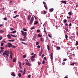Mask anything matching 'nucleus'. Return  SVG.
<instances>
[{
	"mask_svg": "<svg viewBox=\"0 0 78 78\" xmlns=\"http://www.w3.org/2000/svg\"><path fill=\"white\" fill-rule=\"evenodd\" d=\"M44 30L45 33L46 34H47V32H46V31L45 30V28H44Z\"/></svg>",
	"mask_w": 78,
	"mask_h": 78,
	"instance_id": "obj_48",
	"label": "nucleus"
},
{
	"mask_svg": "<svg viewBox=\"0 0 78 78\" xmlns=\"http://www.w3.org/2000/svg\"><path fill=\"white\" fill-rule=\"evenodd\" d=\"M8 41H9V42H14V40H9Z\"/></svg>",
	"mask_w": 78,
	"mask_h": 78,
	"instance_id": "obj_32",
	"label": "nucleus"
},
{
	"mask_svg": "<svg viewBox=\"0 0 78 78\" xmlns=\"http://www.w3.org/2000/svg\"><path fill=\"white\" fill-rule=\"evenodd\" d=\"M23 58H26V55H24L23 56Z\"/></svg>",
	"mask_w": 78,
	"mask_h": 78,
	"instance_id": "obj_58",
	"label": "nucleus"
},
{
	"mask_svg": "<svg viewBox=\"0 0 78 78\" xmlns=\"http://www.w3.org/2000/svg\"><path fill=\"white\" fill-rule=\"evenodd\" d=\"M47 48L48 51H49L50 50V46H49V45H47Z\"/></svg>",
	"mask_w": 78,
	"mask_h": 78,
	"instance_id": "obj_14",
	"label": "nucleus"
},
{
	"mask_svg": "<svg viewBox=\"0 0 78 78\" xmlns=\"http://www.w3.org/2000/svg\"><path fill=\"white\" fill-rule=\"evenodd\" d=\"M16 30H15V31L12 32L11 33H16Z\"/></svg>",
	"mask_w": 78,
	"mask_h": 78,
	"instance_id": "obj_25",
	"label": "nucleus"
},
{
	"mask_svg": "<svg viewBox=\"0 0 78 78\" xmlns=\"http://www.w3.org/2000/svg\"><path fill=\"white\" fill-rule=\"evenodd\" d=\"M12 56L10 55V56L11 59H12Z\"/></svg>",
	"mask_w": 78,
	"mask_h": 78,
	"instance_id": "obj_50",
	"label": "nucleus"
},
{
	"mask_svg": "<svg viewBox=\"0 0 78 78\" xmlns=\"http://www.w3.org/2000/svg\"><path fill=\"white\" fill-rule=\"evenodd\" d=\"M50 10L51 11V12H53V10H54V9H53V8L50 9Z\"/></svg>",
	"mask_w": 78,
	"mask_h": 78,
	"instance_id": "obj_19",
	"label": "nucleus"
},
{
	"mask_svg": "<svg viewBox=\"0 0 78 78\" xmlns=\"http://www.w3.org/2000/svg\"><path fill=\"white\" fill-rule=\"evenodd\" d=\"M65 30H66V31H68V29H67V27H65Z\"/></svg>",
	"mask_w": 78,
	"mask_h": 78,
	"instance_id": "obj_49",
	"label": "nucleus"
},
{
	"mask_svg": "<svg viewBox=\"0 0 78 78\" xmlns=\"http://www.w3.org/2000/svg\"><path fill=\"white\" fill-rule=\"evenodd\" d=\"M30 59H31V60L32 61H36V60L34 58H30Z\"/></svg>",
	"mask_w": 78,
	"mask_h": 78,
	"instance_id": "obj_20",
	"label": "nucleus"
},
{
	"mask_svg": "<svg viewBox=\"0 0 78 78\" xmlns=\"http://www.w3.org/2000/svg\"><path fill=\"white\" fill-rule=\"evenodd\" d=\"M21 44H24V45H28V44L25 43H24L22 41L21 42Z\"/></svg>",
	"mask_w": 78,
	"mask_h": 78,
	"instance_id": "obj_15",
	"label": "nucleus"
},
{
	"mask_svg": "<svg viewBox=\"0 0 78 78\" xmlns=\"http://www.w3.org/2000/svg\"><path fill=\"white\" fill-rule=\"evenodd\" d=\"M42 52H43V49H41V52L39 53V56H41V55H42Z\"/></svg>",
	"mask_w": 78,
	"mask_h": 78,
	"instance_id": "obj_5",
	"label": "nucleus"
},
{
	"mask_svg": "<svg viewBox=\"0 0 78 78\" xmlns=\"http://www.w3.org/2000/svg\"><path fill=\"white\" fill-rule=\"evenodd\" d=\"M65 64L66 62H63L62 63V64H63V65H64Z\"/></svg>",
	"mask_w": 78,
	"mask_h": 78,
	"instance_id": "obj_44",
	"label": "nucleus"
},
{
	"mask_svg": "<svg viewBox=\"0 0 78 78\" xmlns=\"http://www.w3.org/2000/svg\"><path fill=\"white\" fill-rule=\"evenodd\" d=\"M77 45H78V41H76V44H75L76 46H77Z\"/></svg>",
	"mask_w": 78,
	"mask_h": 78,
	"instance_id": "obj_22",
	"label": "nucleus"
},
{
	"mask_svg": "<svg viewBox=\"0 0 78 78\" xmlns=\"http://www.w3.org/2000/svg\"><path fill=\"white\" fill-rule=\"evenodd\" d=\"M44 14H46V11H44Z\"/></svg>",
	"mask_w": 78,
	"mask_h": 78,
	"instance_id": "obj_62",
	"label": "nucleus"
},
{
	"mask_svg": "<svg viewBox=\"0 0 78 78\" xmlns=\"http://www.w3.org/2000/svg\"><path fill=\"white\" fill-rule=\"evenodd\" d=\"M40 41H41L42 42H44V38H41L40 39Z\"/></svg>",
	"mask_w": 78,
	"mask_h": 78,
	"instance_id": "obj_18",
	"label": "nucleus"
},
{
	"mask_svg": "<svg viewBox=\"0 0 78 78\" xmlns=\"http://www.w3.org/2000/svg\"><path fill=\"white\" fill-rule=\"evenodd\" d=\"M20 40L21 41H25V40L24 39H23L22 38H21V39H20Z\"/></svg>",
	"mask_w": 78,
	"mask_h": 78,
	"instance_id": "obj_28",
	"label": "nucleus"
},
{
	"mask_svg": "<svg viewBox=\"0 0 78 78\" xmlns=\"http://www.w3.org/2000/svg\"><path fill=\"white\" fill-rule=\"evenodd\" d=\"M31 76L30 75H29L28 76V78H30V77Z\"/></svg>",
	"mask_w": 78,
	"mask_h": 78,
	"instance_id": "obj_40",
	"label": "nucleus"
},
{
	"mask_svg": "<svg viewBox=\"0 0 78 78\" xmlns=\"http://www.w3.org/2000/svg\"><path fill=\"white\" fill-rule=\"evenodd\" d=\"M44 5H45L46 4V3H45V2H43Z\"/></svg>",
	"mask_w": 78,
	"mask_h": 78,
	"instance_id": "obj_59",
	"label": "nucleus"
},
{
	"mask_svg": "<svg viewBox=\"0 0 78 78\" xmlns=\"http://www.w3.org/2000/svg\"><path fill=\"white\" fill-rule=\"evenodd\" d=\"M67 60V58H65L64 59H63V61H66Z\"/></svg>",
	"mask_w": 78,
	"mask_h": 78,
	"instance_id": "obj_57",
	"label": "nucleus"
},
{
	"mask_svg": "<svg viewBox=\"0 0 78 78\" xmlns=\"http://www.w3.org/2000/svg\"><path fill=\"white\" fill-rule=\"evenodd\" d=\"M60 2L61 3H65V4H66V1H60Z\"/></svg>",
	"mask_w": 78,
	"mask_h": 78,
	"instance_id": "obj_11",
	"label": "nucleus"
},
{
	"mask_svg": "<svg viewBox=\"0 0 78 78\" xmlns=\"http://www.w3.org/2000/svg\"><path fill=\"white\" fill-rule=\"evenodd\" d=\"M36 45H39V42H37L36 43Z\"/></svg>",
	"mask_w": 78,
	"mask_h": 78,
	"instance_id": "obj_33",
	"label": "nucleus"
},
{
	"mask_svg": "<svg viewBox=\"0 0 78 78\" xmlns=\"http://www.w3.org/2000/svg\"><path fill=\"white\" fill-rule=\"evenodd\" d=\"M37 63H38V65H41V62H37Z\"/></svg>",
	"mask_w": 78,
	"mask_h": 78,
	"instance_id": "obj_41",
	"label": "nucleus"
},
{
	"mask_svg": "<svg viewBox=\"0 0 78 78\" xmlns=\"http://www.w3.org/2000/svg\"><path fill=\"white\" fill-rule=\"evenodd\" d=\"M57 50H60L61 49V48L59 47H57Z\"/></svg>",
	"mask_w": 78,
	"mask_h": 78,
	"instance_id": "obj_26",
	"label": "nucleus"
},
{
	"mask_svg": "<svg viewBox=\"0 0 78 78\" xmlns=\"http://www.w3.org/2000/svg\"><path fill=\"white\" fill-rule=\"evenodd\" d=\"M11 75H12V76H16V75L14 74V73L13 72H12Z\"/></svg>",
	"mask_w": 78,
	"mask_h": 78,
	"instance_id": "obj_8",
	"label": "nucleus"
},
{
	"mask_svg": "<svg viewBox=\"0 0 78 78\" xmlns=\"http://www.w3.org/2000/svg\"><path fill=\"white\" fill-rule=\"evenodd\" d=\"M72 26V23H70L69 25V27H71Z\"/></svg>",
	"mask_w": 78,
	"mask_h": 78,
	"instance_id": "obj_46",
	"label": "nucleus"
},
{
	"mask_svg": "<svg viewBox=\"0 0 78 78\" xmlns=\"http://www.w3.org/2000/svg\"><path fill=\"white\" fill-rule=\"evenodd\" d=\"M0 41L1 40H2V36H0Z\"/></svg>",
	"mask_w": 78,
	"mask_h": 78,
	"instance_id": "obj_55",
	"label": "nucleus"
},
{
	"mask_svg": "<svg viewBox=\"0 0 78 78\" xmlns=\"http://www.w3.org/2000/svg\"><path fill=\"white\" fill-rule=\"evenodd\" d=\"M27 62L26 63V65L27 66H31V64L30 63H29V62H28V60L27 59Z\"/></svg>",
	"mask_w": 78,
	"mask_h": 78,
	"instance_id": "obj_4",
	"label": "nucleus"
},
{
	"mask_svg": "<svg viewBox=\"0 0 78 78\" xmlns=\"http://www.w3.org/2000/svg\"><path fill=\"white\" fill-rule=\"evenodd\" d=\"M24 72L25 73L26 72V70H25V68H24Z\"/></svg>",
	"mask_w": 78,
	"mask_h": 78,
	"instance_id": "obj_52",
	"label": "nucleus"
},
{
	"mask_svg": "<svg viewBox=\"0 0 78 78\" xmlns=\"http://www.w3.org/2000/svg\"><path fill=\"white\" fill-rule=\"evenodd\" d=\"M65 38L67 41L68 40V39H67V38H68V36H67V35H65Z\"/></svg>",
	"mask_w": 78,
	"mask_h": 78,
	"instance_id": "obj_17",
	"label": "nucleus"
},
{
	"mask_svg": "<svg viewBox=\"0 0 78 78\" xmlns=\"http://www.w3.org/2000/svg\"><path fill=\"white\" fill-rule=\"evenodd\" d=\"M7 37L9 39H11V36L9 34L7 35Z\"/></svg>",
	"mask_w": 78,
	"mask_h": 78,
	"instance_id": "obj_12",
	"label": "nucleus"
},
{
	"mask_svg": "<svg viewBox=\"0 0 78 78\" xmlns=\"http://www.w3.org/2000/svg\"><path fill=\"white\" fill-rule=\"evenodd\" d=\"M35 58V56H32L31 58Z\"/></svg>",
	"mask_w": 78,
	"mask_h": 78,
	"instance_id": "obj_39",
	"label": "nucleus"
},
{
	"mask_svg": "<svg viewBox=\"0 0 78 78\" xmlns=\"http://www.w3.org/2000/svg\"><path fill=\"white\" fill-rule=\"evenodd\" d=\"M51 60H53V53H51Z\"/></svg>",
	"mask_w": 78,
	"mask_h": 78,
	"instance_id": "obj_10",
	"label": "nucleus"
},
{
	"mask_svg": "<svg viewBox=\"0 0 78 78\" xmlns=\"http://www.w3.org/2000/svg\"><path fill=\"white\" fill-rule=\"evenodd\" d=\"M16 58H15L13 59V62H16Z\"/></svg>",
	"mask_w": 78,
	"mask_h": 78,
	"instance_id": "obj_34",
	"label": "nucleus"
},
{
	"mask_svg": "<svg viewBox=\"0 0 78 78\" xmlns=\"http://www.w3.org/2000/svg\"><path fill=\"white\" fill-rule=\"evenodd\" d=\"M37 33H39V32H40V30H37Z\"/></svg>",
	"mask_w": 78,
	"mask_h": 78,
	"instance_id": "obj_43",
	"label": "nucleus"
},
{
	"mask_svg": "<svg viewBox=\"0 0 78 78\" xmlns=\"http://www.w3.org/2000/svg\"><path fill=\"white\" fill-rule=\"evenodd\" d=\"M34 21V17L32 16V18H31L30 20V24H32V23Z\"/></svg>",
	"mask_w": 78,
	"mask_h": 78,
	"instance_id": "obj_3",
	"label": "nucleus"
},
{
	"mask_svg": "<svg viewBox=\"0 0 78 78\" xmlns=\"http://www.w3.org/2000/svg\"><path fill=\"white\" fill-rule=\"evenodd\" d=\"M44 54H43L42 55V58H44Z\"/></svg>",
	"mask_w": 78,
	"mask_h": 78,
	"instance_id": "obj_60",
	"label": "nucleus"
},
{
	"mask_svg": "<svg viewBox=\"0 0 78 78\" xmlns=\"http://www.w3.org/2000/svg\"><path fill=\"white\" fill-rule=\"evenodd\" d=\"M8 45L7 47H9V48H10V47H12L13 48H15L16 47V46L12 45L11 43H8Z\"/></svg>",
	"mask_w": 78,
	"mask_h": 78,
	"instance_id": "obj_1",
	"label": "nucleus"
},
{
	"mask_svg": "<svg viewBox=\"0 0 78 78\" xmlns=\"http://www.w3.org/2000/svg\"><path fill=\"white\" fill-rule=\"evenodd\" d=\"M44 7L46 9H48V8L46 6V5H44Z\"/></svg>",
	"mask_w": 78,
	"mask_h": 78,
	"instance_id": "obj_37",
	"label": "nucleus"
},
{
	"mask_svg": "<svg viewBox=\"0 0 78 78\" xmlns=\"http://www.w3.org/2000/svg\"><path fill=\"white\" fill-rule=\"evenodd\" d=\"M3 44H4V43H2L1 44V46H3Z\"/></svg>",
	"mask_w": 78,
	"mask_h": 78,
	"instance_id": "obj_54",
	"label": "nucleus"
},
{
	"mask_svg": "<svg viewBox=\"0 0 78 78\" xmlns=\"http://www.w3.org/2000/svg\"><path fill=\"white\" fill-rule=\"evenodd\" d=\"M17 11H14V13H16V12H17Z\"/></svg>",
	"mask_w": 78,
	"mask_h": 78,
	"instance_id": "obj_64",
	"label": "nucleus"
},
{
	"mask_svg": "<svg viewBox=\"0 0 78 78\" xmlns=\"http://www.w3.org/2000/svg\"><path fill=\"white\" fill-rule=\"evenodd\" d=\"M78 3H76V7H78Z\"/></svg>",
	"mask_w": 78,
	"mask_h": 78,
	"instance_id": "obj_61",
	"label": "nucleus"
},
{
	"mask_svg": "<svg viewBox=\"0 0 78 78\" xmlns=\"http://www.w3.org/2000/svg\"><path fill=\"white\" fill-rule=\"evenodd\" d=\"M63 21H64V23H67V20L66 19H65V20H63Z\"/></svg>",
	"mask_w": 78,
	"mask_h": 78,
	"instance_id": "obj_23",
	"label": "nucleus"
},
{
	"mask_svg": "<svg viewBox=\"0 0 78 78\" xmlns=\"http://www.w3.org/2000/svg\"><path fill=\"white\" fill-rule=\"evenodd\" d=\"M37 48H41V46L40 45H38V46H37Z\"/></svg>",
	"mask_w": 78,
	"mask_h": 78,
	"instance_id": "obj_51",
	"label": "nucleus"
},
{
	"mask_svg": "<svg viewBox=\"0 0 78 78\" xmlns=\"http://www.w3.org/2000/svg\"><path fill=\"white\" fill-rule=\"evenodd\" d=\"M68 14L69 15H70V16H71L72 15V12H68Z\"/></svg>",
	"mask_w": 78,
	"mask_h": 78,
	"instance_id": "obj_24",
	"label": "nucleus"
},
{
	"mask_svg": "<svg viewBox=\"0 0 78 78\" xmlns=\"http://www.w3.org/2000/svg\"><path fill=\"white\" fill-rule=\"evenodd\" d=\"M38 23V21H35V23H34V25H37V24Z\"/></svg>",
	"mask_w": 78,
	"mask_h": 78,
	"instance_id": "obj_16",
	"label": "nucleus"
},
{
	"mask_svg": "<svg viewBox=\"0 0 78 78\" xmlns=\"http://www.w3.org/2000/svg\"><path fill=\"white\" fill-rule=\"evenodd\" d=\"M36 36H37L35 34L34 35V36L33 37L34 41H35L36 39Z\"/></svg>",
	"mask_w": 78,
	"mask_h": 78,
	"instance_id": "obj_7",
	"label": "nucleus"
},
{
	"mask_svg": "<svg viewBox=\"0 0 78 78\" xmlns=\"http://www.w3.org/2000/svg\"><path fill=\"white\" fill-rule=\"evenodd\" d=\"M42 64H45V61H44V60H43V62H42Z\"/></svg>",
	"mask_w": 78,
	"mask_h": 78,
	"instance_id": "obj_47",
	"label": "nucleus"
},
{
	"mask_svg": "<svg viewBox=\"0 0 78 78\" xmlns=\"http://www.w3.org/2000/svg\"><path fill=\"white\" fill-rule=\"evenodd\" d=\"M3 20H7V18H4Z\"/></svg>",
	"mask_w": 78,
	"mask_h": 78,
	"instance_id": "obj_38",
	"label": "nucleus"
},
{
	"mask_svg": "<svg viewBox=\"0 0 78 78\" xmlns=\"http://www.w3.org/2000/svg\"><path fill=\"white\" fill-rule=\"evenodd\" d=\"M10 56H12V52L11 51H10Z\"/></svg>",
	"mask_w": 78,
	"mask_h": 78,
	"instance_id": "obj_30",
	"label": "nucleus"
},
{
	"mask_svg": "<svg viewBox=\"0 0 78 78\" xmlns=\"http://www.w3.org/2000/svg\"><path fill=\"white\" fill-rule=\"evenodd\" d=\"M41 36H42V35H41L40 34H38V37H41Z\"/></svg>",
	"mask_w": 78,
	"mask_h": 78,
	"instance_id": "obj_31",
	"label": "nucleus"
},
{
	"mask_svg": "<svg viewBox=\"0 0 78 78\" xmlns=\"http://www.w3.org/2000/svg\"><path fill=\"white\" fill-rule=\"evenodd\" d=\"M65 25L66 26H68V24L67 23H65Z\"/></svg>",
	"mask_w": 78,
	"mask_h": 78,
	"instance_id": "obj_63",
	"label": "nucleus"
},
{
	"mask_svg": "<svg viewBox=\"0 0 78 78\" xmlns=\"http://www.w3.org/2000/svg\"><path fill=\"white\" fill-rule=\"evenodd\" d=\"M35 28L34 27H32L31 28V30H34V29Z\"/></svg>",
	"mask_w": 78,
	"mask_h": 78,
	"instance_id": "obj_35",
	"label": "nucleus"
},
{
	"mask_svg": "<svg viewBox=\"0 0 78 78\" xmlns=\"http://www.w3.org/2000/svg\"><path fill=\"white\" fill-rule=\"evenodd\" d=\"M11 36H12V37H17V36L16 35V36H15V35H14L12 34H10Z\"/></svg>",
	"mask_w": 78,
	"mask_h": 78,
	"instance_id": "obj_13",
	"label": "nucleus"
},
{
	"mask_svg": "<svg viewBox=\"0 0 78 78\" xmlns=\"http://www.w3.org/2000/svg\"><path fill=\"white\" fill-rule=\"evenodd\" d=\"M10 30H11V31H13V30H14V29L12 28H10Z\"/></svg>",
	"mask_w": 78,
	"mask_h": 78,
	"instance_id": "obj_45",
	"label": "nucleus"
},
{
	"mask_svg": "<svg viewBox=\"0 0 78 78\" xmlns=\"http://www.w3.org/2000/svg\"><path fill=\"white\" fill-rule=\"evenodd\" d=\"M3 51H4V50H1L0 51V53H1V54H2V52H3Z\"/></svg>",
	"mask_w": 78,
	"mask_h": 78,
	"instance_id": "obj_36",
	"label": "nucleus"
},
{
	"mask_svg": "<svg viewBox=\"0 0 78 78\" xmlns=\"http://www.w3.org/2000/svg\"><path fill=\"white\" fill-rule=\"evenodd\" d=\"M31 15H29L28 16V18H27V20H28L30 21V19H31Z\"/></svg>",
	"mask_w": 78,
	"mask_h": 78,
	"instance_id": "obj_6",
	"label": "nucleus"
},
{
	"mask_svg": "<svg viewBox=\"0 0 78 78\" xmlns=\"http://www.w3.org/2000/svg\"><path fill=\"white\" fill-rule=\"evenodd\" d=\"M5 52L6 54H7V55H9V51H5Z\"/></svg>",
	"mask_w": 78,
	"mask_h": 78,
	"instance_id": "obj_9",
	"label": "nucleus"
},
{
	"mask_svg": "<svg viewBox=\"0 0 78 78\" xmlns=\"http://www.w3.org/2000/svg\"><path fill=\"white\" fill-rule=\"evenodd\" d=\"M4 48L3 47H1V50H3V49H4Z\"/></svg>",
	"mask_w": 78,
	"mask_h": 78,
	"instance_id": "obj_53",
	"label": "nucleus"
},
{
	"mask_svg": "<svg viewBox=\"0 0 78 78\" xmlns=\"http://www.w3.org/2000/svg\"><path fill=\"white\" fill-rule=\"evenodd\" d=\"M18 76L19 77H21V74L20 73H19Z\"/></svg>",
	"mask_w": 78,
	"mask_h": 78,
	"instance_id": "obj_29",
	"label": "nucleus"
},
{
	"mask_svg": "<svg viewBox=\"0 0 78 78\" xmlns=\"http://www.w3.org/2000/svg\"><path fill=\"white\" fill-rule=\"evenodd\" d=\"M33 16H34L35 20H37V18H36V16H34V15H33Z\"/></svg>",
	"mask_w": 78,
	"mask_h": 78,
	"instance_id": "obj_42",
	"label": "nucleus"
},
{
	"mask_svg": "<svg viewBox=\"0 0 78 78\" xmlns=\"http://www.w3.org/2000/svg\"><path fill=\"white\" fill-rule=\"evenodd\" d=\"M23 30L24 31H27V29L25 28H23Z\"/></svg>",
	"mask_w": 78,
	"mask_h": 78,
	"instance_id": "obj_27",
	"label": "nucleus"
},
{
	"mask_svg": "<svg viewBox=\"0 0 78 78\" xmlns=\"http://www.w3.org/2000/svg\"><path fill=\"white\" fill-rule=\"evenodd\" d=\"M21 34L23 35V36H27V32H24L23 30H21Z\"/></svg>",
	"mask_w": 78,
	"mask_h": 78,
	"instance_id": "obj_2",
	"label": "nucleus"
},
{
	"mask_svg": "<svg viewBox=\"0 0 78 78\" xmlns=\"http://www.w3.org/2000/svg\"><path fill=\"white\" fill-rule=\"evenodd\" d=\"M4 31L1 30H0V33H4Z\"/></svg>",
	"mask_w": 78,
	"mask_h": 78,
	"instance_id": "obj_21",
	"label": "nucleus"
},
{
	"mask_svg": "<svg viewBox=\"0 0 78 78\" xmlns=\"http://www.w3.org/2000/svg\"><path fill=\"white\" fill-rule=\"evenodd\" d=\"M48 36L49 37H51V36L50 34H48Z\"/></svg>",
	"mask_w": 78,
	"mask_h": 78,
	"instance_id": "obj_56",
	"label": "nucleus"
}]
</instances>
